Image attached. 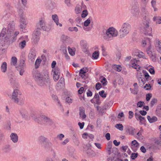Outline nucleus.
Wrapping results in <instances>:
<instances>
[{
    "label": "nucleus",
    "instance_id": "nucleus-1",
    "mask_svg": "<svg viewBox=\"0 0 161 161\" xmlns=\"http://www.w3.org/2000/svg\"><path fill=\"white\" fill-rule=\"evenodd\" d=\"M33 77L40 86L48 85L50 83L49 72L47 70H44L41 73L38 71H35L33 74Z\"/></svg>",
    "mask_w": 161,
    "mask_h": 161
},
{
    "label": "nucleus",
    "instance_id": "nucleus-2",
    "mask_svg": "<svg viewBox=\"0 0 161 161\" xmlns=\"http://www.w3.org/2000/svg\"><path fill=\"white\" fill-rule=\"evenodd\" d=\"M118 34V32L116 29L113 27H110L106 31L103 38L106 40L110 41L117 36Z\"/></svg>",
    "mask_w": 161,
    "mask_h": 161
},
{
    "label": "nucleus",
    "instance_id": "nucleus-3",
    "mask_svg": "<svg viewBox=\"0 0 161 161\" xmlns=\"http://www.w3.org/2000/svg\"><path fill=\"white\" fill-rule=\"evenodd\" d=\"M131 27L130 24L127 22L123 23L119 30L120 36L121 38L125 37L130 32Z\"/></svg>",
    "mask_w": 161,
    "mask_h": 161
},
{
    "label": "nucleus",
    "instance_id": "nucleus-4",
    "mask_svg": "<svg viewBox=\"0 0 161 161\" xmlns=\"http://www.w3.org/2000/svg\"><path fill=\"white\" fill-rule=\"evenodd\" d=\"M35 121L40 124L50 125L52 121L50 118L44 115H40L37 117H32Z\"/></svg>",
    "mask_w": 161,
    "mask_h": 161
},
{
    "label": "nucleus",
    "instance_id": "nucleus-5",
    "mask_svg": "<svg viewBox=\"0 0 161 161\" xmlns=\"http://www.w3.org/2000/svg\"><path fill=\"white\" fill-rule=\"evenodd\" d=\"M18 94L20 95L21 94L19 90L17 89H14L12 93V99L15 103L21 105L24 103V99L23 98L19 97H18Z\"/></svg>",
    "mask_w": 161,
    "mask_h": 161
},
{
    "label": "nucleus",
    "instance_id": "nucleus-6",
    "mask_svg": "<svg viewBox=\"0 0 161 161\" xmlns=\"http://www.w3.org/2000/svg\"><path fill=\"white\" fill-rule=\"evenodd\" d=\"M23 10L22 9H19L18 11V13L20 14V28L22 29H25L26 28L27 22L25 20V17L22 14Z\"/></svg>",
    "mask_w": 161,
    "mask_h": 161
},
{
    "label": "nucleus",
    "instance_id": "nucleus-7",
    "mask_svg": "<svg viewBox=\"0 0 161 161\" xmlns=\"http://www.w3.org/2000/svg\"><path fill=\"white\" fill-rule=\"evenodd\" d=\"M143 74H144V75H139V81H141V82L142 83L144 84L145 81H148L152 79V78L151 76H150L148 73L147 72L145 71H143Z\"/></svg>",
    "mask_w": 161,
    "mask_h": 161
},
{
    "label": "nucleus",
    "instance_id": "nucleus-8",
    "mask_svg": "<svg viewBox=\"0 0 161 161\" xmlns=\"http://www.w3.org/2000/svg\"><path fill=\"white\" fill-rule=\"evenodd\" d=\"M36 27L37 29H42L46 31L47 29V27L46 25L45 21L43 19H40L39 22L36 24Z\"/></svg>",
    "mask_w": 161,
    "mask_h": 161
},
{
    "label": "nucleus",
    "instance_id": "nucleus-9",
    "mask_svg": "<svg viewBox=\"0 0 161 161\" xmlns=\"http://www.w3.org/2000/svg\"><path fill=\"white\" fill-rule=\"evenodd\" d=\"M139 61L136 59H131L130 62V65L132 68L135 69L137 71H138L141 68L139 65Z\"/></svg>",
    "mask_w": 161,
    "mask_h": 161
},
{
    "label": "nucleus",
    "instance_id": "nucleus-10",
    "mask_svg": "<svg viewBox=\"0 0 161 161\" xmlns=\"http://www.w3.org/2000/svg\"><path fill=\"white\" fill-rule=\"evenodd\" d=\"M39 30L38 29L33 32L32 40L35 43L37 42L40 39V32Z\"/></svg>",
    "mask_w": 161,
    "mask_h": 161
},
{
    "label": "nucleus",
    "instance_id": "nucleus-11",
    "mask_svg": "<svg viewBox=\"0 0 161 161\" xmlns=\"http://www.w3.org/2000/svg\"><path fill=\"white\" fill-rule=\"evenodd\" d=\"M142 32L145 35L149 36H153L152 34V28L151 27H148L147 28H143L142 29Z\"/></svg>",
    "mask_w": 161,
    "mask_h": 161
},
{
    "label": "nucleus",
    "instance_id": "nucleus-12",
    "mask_svg": "<svg viewBox=\"0 0 161 161\" xmlns=\"http://www.w3.org/2000/svg\"><path fill=\"white\" fill-rule=\"evenodd\" d=\"M130 145L131 149L133 151L135 152L139 148V144L136 140H134L131 142Z\"/></svg>",
    "mask_w": 161,
    "mask_h": 161
},
{
    "label": "nucleus",
    "instance_id": "nucleus-13",
    "mask_svg": "<svg viewBox=\"0 0 161 161\" xmlns=\"http://www.w3.org/2000/svg\"><path fill=\"white\" fill-rule=\"evenodd\" d=\"M24 61H21L19 66L16 67L17 70L19 71V74L21 75H23V73L25 71L24 68Z\"/></svg>",
    "mask_w": 161,
    "mask_h": 161
},
{
    "label": "nucleus",
    "instance_id": "nucleus-14",
    "mask_svg": "<svg viewBox=\"0 0 161 161\" xmlns=\"http://www.w3.org/2000/svg\"><path fill=\"white\" fill-rule=\"evenodd\" d=\"M52 73L53 74L54 80H58L59 78L60 72L58 68H54L52 70Z\"/></svg>",
    "mask_w": 161,
    "mask_h": 161
},
{
    "label": "nucleus",
    "instance_id": "nucleus-15",
    "mask_svg": "<svg viewBox=\"0 0 161 161\" xmlns=\"http://www.w3.org/2000/svg\"><path fill=\"white\" fill-rule=\"evenodd\" d=\"M142 42L143 47H145L146 46H147L148 49H150L152 42L151 39L148 38H146L142 41Z\"/></svg>",
    "mask_w": 161,
    "mask_h": 161
},
{
    "label": "nucleus",
    "instance_id": "nucleus-16",
    "mask_svg": "<svg viewBox=\"0 0 161 161\" xmlns=\"http://www.w3.org/2000/svg\"><path fill=\"white\" fill-rule=\"evenodd\" d=\"M36 56V51L34 49H31L28 55L29 59L31 61H33L35 59Z\"/></svg>",
    "mask_w": 161,
    "mask_h": 161
},
{
    "label": "nucleus",
    "instance_id": "nucleus-17",
    "mask_svg": "<svg viewBox=\"0 0 161 161\" xmlns=\"http://www.w3.org/2000/svg\"><path fill=\"white\" fill-rule=\"evenodd\" d=\"M155 47L157 51L161 54V40L158 39L156 40L155 42Z\"/></svg>",
    "mask_w": 161,
    "mask_h": 161
},
{
    "label": "nucleus",
    "instance_id": "nucleus-18",
    "mask_svg": "<svg viewBox=\"0 0 161 161\" xmlns=\"http://www.w3.org/2000/svg\"><path fill=\"white\" fill-rule=\"evenodd\" d=\"M150 19L145 17L143 20V28H147L150 27Z\"/></svg>",
    "mask_w": 161,
    "mask_h": 161
},
{
    "label": "nucleus",
    "instance_id": "nucleus-19",
    "mask_svg": "<svg viewBox=\"0 0 161 161\" xmlns=\"http://www.w3.org/2000/svg\"><path fill=\"white\" fill-rule=\"evenodd\" d=\"M12 32L7 31L6 36L4 38V41L6 43L8 42L10 40H12Z\"/></svg>",
    "mask_w": 161,
    "mask_h": 161
},
{
    "label": "nucleus",
    "instance_id": "nucleus-20",
    "mask_svg": "<svg viewBox=\"0 0 161 161\" xmlns=\"http://www.w3.org/2000/svg\"><path fill=\"white\" fill-rule=\"evenodd\" d=\"M136 118L137 120H139L140 123L142 124H144L145 122V119L144 117L142 116L140 114L137 113L135 114Z\"/></svg>",
    "mask_w": 161,
    "mask_h": 161
},
{
    "label": "nucleus",
    "instance_id": "nucleus-21",
    "mask_svg": "<svg viewBox=\"0 0 161 161\" xmlns=\"http://www.w3.org/2000/svg\"><path fill=\"white\" fill-rule=\"evenodd\" d=\"M7 70V64L6 62H4L2 63L0 67V70L3 73L6 72Z\"/></svg>",
    "mask_w": 161,
    "mask_h": 161
},
{
    "label": "nucleus",
    "instance_id": "nucleus-22",
    "mask_svg": "<svg viewBox=\"0 0 161 161\" xmlns=\"http://www.w3.org/2000/svg\"><path fill=\"white\" fill-rule=\"evenodd\" d=\"M52 19L57 26L59 25L60 27L62 26V24L59 23L58 17L57 14L53 15H52Z\"/></svg>",
    "mask_w": 161,
    "mask_h": 161
},
{
    "label": "nucleus",
    "instance_id": "nucleus-23",
    "mask_svg": "<svg viewBox=\"0 0 161 161\" xmlns=\"http://www.w3.org/2000/svg\"><path fill=\"white\" fill-rule=\"evenodd\" d=\"M15 29V24L13 22L8 24L7 27V31L12 32Z\"/></svg>",
    "mask_w": 161,
    "mask_h": 161
},
{
    "label": "nucleus",
    "instance_id": "nucleus-24",
    "mask_svg": "<svg viewBox=\"0 0 161 161\" xmlns=\"http://www.w3.org/2000/svg\"><path fill=\"white\" fill-rule=\"evenodd\" d=\"M10 137L11 140L14 143H16L18 141V136L16 133H12L10 135Z\"/></svg>",
    "mask_w": 161,
    "mask_h": 161
},
{
    "label": "nucleus",
    "instance_id": "nucleus-25",
    "mask_svg": "<svg viewBox=\"0 0 161 161\" xmlns=\"http://www.w3.org/2000/svg\"><path fill=\"white\" fill-rule=\"evenodd\" d=\"M88 70L87 68H83L80 70L79 73V75L82 78H84L85 76V74L88 72Z\"/></svg>",
    "mask_w": 161,
    "mask_h": 161
},
{
    "label": "nucleus",
    "instance_id": "nucleus-26",
    "mask_svg": "<svg viewBox=\"0 0 161 161\" xmlns=\"http://www.w3.org/2000/svg\"><path fill=\"white\" fill-rule=\"evenodd\" d=\"M143 132V130L142 127L140 128V130L136 134V137L139 139H143V136L142 135V133Z\"/></svg>",
    "mask_w": 161,
    "mask_h": 161
},
{
    "label": "nucleus",
    "instance_id": "nucleus-27",
    "mask_svg": "<svg viewBox=\"0 0 161 161\" xmlns=\"http://www.w3.org/2000/svg\"><path fill=\"white\" fill-rule=\"evenodd\" d=\"M80 115L81 118L83 119H85L86 116L85 114V110L83 108H80Z\"/></svg>",
    "mask_w": 161,
    "mask_h": 161
},
{
    "label": "nucleus",
    "instance_id": "nucleus-28",
    "mask_svg": "<svg viewBox=\"0 0 161 161\" xmlns=\"http://www.w3.org/2000/svg\"><path fill=\"white\" fill-rule=\"evenodd\" d=\"M139 11L137 8H133L131 10L132 14L135 17H137L139 14Z\"/></svg>",
    "mask_w": 161,
    "mask_h": 161
},
{
    "label": "nucleus",
    "instance_id": "nucleus-29",
    "mask_svg": "<svg viewBox=\"0 0 161 161\" xmlns=\"http://www.w3.org/2000/svg\"><path fill=\"white\" fill-rule=\"evenodd\" d=\"M147 118L149 122L150 123L156 122L157 120V118L155 116H153L151 118L150 116H147Z\"/></svg>",
    "mask_w": 161,
    "mask_h": 161
},
{
    "label": "nucleus",
    "instance_id": "nucleus-30",
    "mask_svg": "<svg viewBox=\"0 0 161 161\" xmlns=\"http://www.w3.org/2000/svg\"><path fill=\"white\" fill-rule=\"evenodd\" d=\"M153 21H156V24H161V17L155 16L153 17Z\"/></svg>",
    "mask_w": 161,
    "mask_h": 161
},
{
    "label": "nucleus",
    "instance_id": "nucleus-31",
    "mask_svg": "<svg viewBox=\"0 0 161 161\" xmlns=\"http://www.w3.org/2000/svg\"><path fill=\"white\" fill-rule=\"evenodd\" d=\"M112 147V142H109L107 144V150L109 154L111 153V149Z\"/></svg>",
    "mask_w": 161,
    "mask_h": 161
},
{
    "label": "nucleus",
    "instance_id": "nucleus-32",
    "mask_svg": "<svg viewBox=\"0 0 161 161\" xmlns=\"http://www.w3.org/2000/svg\"><path fill=\"white\" fill-rule=\"evenodd\" d=\"M133 55L138 56L140 58H145V56L144 54L142 52L139 51V53H137V54L134 53Z\"/></svg>",
    "mask_w": 161,
    "mask_h": 161
},
{
    "label": "nucleus",
    "instance_id": "nucleus-33",
    "mask_svg": "<svg viewBox=\"0 0 161 161\" xmlns=\"http://www.w3.org/2000/svg\"><path fill=\"white\" fill-rule=\"evenodd\" d=\"M99 53L98 51H95L93 52L92 55V58L96 59L98 58L99 56Z\"/></svg>",
    "mask_w": 161,
    "mask_h": 161
},
{
    "label": "nucleus",
    "instance_id": "nucleus-34",
    "mask_svg": "<svg viewBox=\"0 0 161 161\" xmlns=\"http://www.w3.org/2000/svg\"><path fill=\"white\" fill-rule=\"evenodd\" d=\"M26 45V42L25 40H23L20 42L19 44V47L21 49H23Z\"/></svg>",
    "mask_w": 161,
    "mask_h": 161
},
{
    "label": "nucleus",
    "instance_id": "nucleus-35",
    "mask_svg": "<svg viewBox=\"0 0 161 161\" xmlns=\"http://www.w3.org/2000/svg\"><path fill=\"white\" fill-rule=\"evenodd\" d=\"M6 43V42L3 40H0V50H2V51H3L4 49L3 48V47L5 46Z\"/></svg>",
    "mask_w": 161,
    "mask_h": 161
},
{
    "label": "nucleus",
    "instance_id": "nucleus-36",
    "mask_svg": "<svg viewBox=\"0 0 161 161\" xmlns=\"http://www.w3.org/2000/svg\"><path fill=\"white\" fill-rule=\"evenodd\" d=\"M150 57L152 59L153 61L155 60L156 56L154 53H153L151 51H149L147 53Z\"/></svg>",
    "mask_w": 161,
    "mask_h": 161
},
{
    "label": "nucleus",
    "instance_id": "nucleus-37",
    "mask_svg": "<svg viewBox=\"0 0 161 161\" xmlns=\"http://www.w3.org/2000/svg\"><path fill=\"white\" fill-rule=\"evenodd\" d=\"M17 58L15 57H12L11 59V64L13 65H15L17 62Z\"/></svg>",
    "mask_w": 161,
    "mask_h": 161
},
{
    "label": "nucleus",
    "instance_id": "nucleus-38",
    "mask_svg": "<svg viewBox=\"0 0 161 161\" xmlns=\"http://www.w3.org/2000/svg\"><path fill=\"white\" fill-rule=\"evenodd\" d=\"M19 31H16L14 32V36L12 37V42H14L17 39V35L19 34Z\"/></svg>",
    "mask_w": 161,
    "mask_h": 161
},
{
    "label": "nucleus",
    "instance_id": "nucleus-39",
    "mask_svg": "<svg viewBox=\"0 0 161 161\" xmlns=\"http://www.w3.org/2000/svg\"><path fill=\"white\" fill-rule=\"evenodd\" d=\"M100 82L102 83L103 85L105 86L107 85V81L105 78L102 77L100 79Z\"/></svg>",
    "mask_w": 161,
    "mask_h": 161
},
{
    "label": "nucleus",
    "instance_id": "nucleus-40",
    "mask_svg": "<svg viewBox=\"0 0 161 161\" xmlns=\"http://www.w3.org/2000/svg\"><path fill=\"white\" fill-rule=\"evenodd\" d=\"M115 127L121 131H122L123 130V126L122 124H116L115 125Z\"/></svg>",
    "mask_w": 161,
    "mask_h": 161
},
{
    "label": "nucleus",
    "instance_id": "nucleus-41",
    "mask_svg": "<svg viewBox=\"0 0 161 161\" xmlns=\"http://www.w3.org/2000/svg\"><path fill=\"white\" fill-rule=\"evenodd\" d=\"M41 61L42 60L41 59L38 58L36 60L35 64V67L36 68H37L39 67L40 64L41 62Z\"/></svg>",
    "mask_w": 161,
    "mask_h": 161
},
{
    "label": "nucleus",
    "instance_id": "nucleus-42",
    "mask_svg": "<svg viewBox=\"0 0 161 161\" xmlns=\"http://www.w3.org/2000/svg\"><path fill=\"white\" fill-rule=\"evenodd\" d=\"M128 130L130 134L135 136V134L136 133V130L134 128H132L131 129H129Z\"/></svg>",
    "mask_w": 161,
    "mask_h": 161
},
{
    "label": "nucleus",
    "instance_id": "nucleus-43",
    "mask_svg": "<svg viewBox=\"0 0 161 161\" xmlns=\"http://www.w3.org/2000/svg\"><path fill=\"white\" fill-rule=\"evenodd\" d=\"M82 10L81 6H80V7H76L75 9V13L76 14H79L81 12Z\"/></svg>",
    "mask_w": 161,
    "mask_h": 161
},
{
    "label": "nucleus",
    "instance_id": "nucleus-44",
    "mask_svg": "<svg viewBox=\"0 0 161 161\" xmlns=\"http://www.w3.org/2000/svg\"><path fill=\"white\" fill-rule=\"evenodd\" d=\"M91 18H89L87 20H86L84 22V25L85 26H88L89 24L91 22Z\"/></svg>",
    "mask_w": 161,
    "mask_h": 161
},
{
    "label": "nucleus",
    "instance_id": "nucleus-45",
    "mask_svg": "<svg viewBox=\"0 0 161 161\" xmlns=\"http://www.w3.org/2000/svg\"><path fill=\"white\" fill-rule=\"evenodd\" d=\"M6 28H3L0 34V36L3 37H4L6 33Z\"/></svg>",
    "mask_w": 161,
    "mask_h": 161
},
{
    "label": "nucleus",
    "instance_id": "nucleus-46",
    "mask_svg": "<svg viewBox=\"0 0 161 161\" xmlns=\"http://www.w3.org/2000/svg\"><path fill=\"white\" fill-rule=\"evenodd\" d=\"M46 138L45 137L41 136L39 138L38 140L40 143H42L46 141Z\"/></svg>",
    "mask_w": 161,
    "mask_h": 161
},
{
    "label": "nucleus",
    "instance_id": "nucleus-47",
    "mask_svg": "<svg viewBox=\"0 0 161 161\" xmlns=\"http://www.w3.org/2000/svg\"><path fill=\"white\" fill-rule=\"evenodd\" d=\"M99 95L103 98H105L107 96V94L104 93V91L102 90L99 92Z\"/></svg>",
    "mask_w": 161,
    "mask_h": 161
},
{
    "label": "nucleus",
    "instance_id": "nucleus-48",
    "mask_svg": "<svg viewBox=\"0 0 161 161\" xmlns=\"http://www.w3.org/2000/svg\"><path fill=\"white\" fill-rule=\"evenodd\" d=\"M68 30L70 31H75L77 32L78 31V29L76 27H70L69 28Z\"/></svg>",
    "mask_w": 161,
    "mask_h": 161
},
{
    "label": "nucleus",
    "instance_id": "nucleus-49",
    "mask_svg": "<svg viewBox=\"0 0 161 161\" xmlns=\"http://www.w3.org/2000/svg\"><path fill=\"white\" fill-rule=\"evenodd\" d=\"M80 45L82 47L85 48L86 46V42L85 41L81 40L80 42Z\"/></svg>",
    "mask_w": 161,
    "mask_h": 161
},
{
    "label": "nucleus",
    "instance_id": "nucleus-50",
    "mask_svg": "<svg viewBox=\"0 0 161 161\" xmlns=\"http://www.w3.org/2000/svg\"><path fill=\"white\" fill-rule=\"evenodd\" d=\"M114 68L115 70L118 71L119 72L121 70V67L120 65H115L114 66Z\"/></svg>",
    "mask_w": 161,
    "mask_h": 161
},
{
    "label": "nucleus",
    "instance_id": "nucleus-51",
    "mask_svg": "<svg viewBox=\"0 0 161 161\" xmlns=\"http://www.w3.org/2000/svg\"><path fill=\"white\" fill-rule=\"evenodd\" d=\"M88 14V12L87 10H84L81 14V17L82 18H85Z\"/></svg>",
    "mask_w": 161,
    "mask_h": 161
},
{
    "label": "nucleus",
    "instance_id": "nucleus-52",
    "mask_svg": "<svg viewBox=\"0 0 161 161\" xmlns=\"http://www.w3.org/2000/svg\"><path fill=\"white\" fill-rule=\"evenodd\" d=\"M68 50L69 54L72 56L75 54V51L70 47L68 48Z\"/></svg>",
    "mask_w": 161,
    "mask_h": 161
},
{
    "label": "nucleus",
    "instance_id": "nucleus-53",
    "mask_svg": "<svg viewBox=\"0 0 161 161\" xmlns=\"http://www.w3.org/2000/svg\"><path fill=\"white\" fill-rule=\"evenodd\" d=\"M144 104V102L139 101L137 103V106L139 107H142Z\"/></svg>",
    "mask_w": 161,
    "mask_h": 161
},
{
    "label": "nucleus",
    "instance_id": "nucleus-54",
    "mask_svg": "<svg viewBox=\"0 0 161 161\" xmlns=\"http://www.w3.org/2000/svg\"><path fill=\"white\" fill-rule=\"evenodd\" d=\"M138 155L137 153H133L131 155V158L132 159H135Z\"/></svg>",
    "mask_w": 161,
    "mask_h": 161
},
{
    "label": "nucleus",
    "instance_id": "nucleus-55",
    "mask_svg": "<svg viewBox=\"0 0 161 161\" xmlns=\"http://www.w3.org/2000/svg\"><path fill=\"white\" fill-rule=\"evenodd\" d=\"M9 81L11 85H14L15 83V80L14 78H11L9 79Z\"/></svg>",
    "mask_w": 161,
    "mask_h": 161
},
{
    "label": "nucleus",
    "instance_id": "nucleus-56",
    "mask_svg": "<svg viewBox=\"0 0 161 161\" xmlns=\"http://www.w3.org/2000/svg\"><path fill=\"white\" fill-rule=\"evenodd\" d=\"M111 67V65L108 63H106L105 64V67L107 70H109Z\"/></svg>",
    "mask_w": 161,
    "mask_h": 161
},
{
    "label": "nucleus",
    "instance_id": "nucleus-57",
    "mask_svg": "<svg viewBox=\"0 0 161 161\" xmlns=\"http://www.w3.org/2000/svg\"><path fill=\"white\" fill-rule=\"evenodd\" d=\"M152 94L150 93H148L147 94L146 96V99L147 101H149L152 97Z\"/></svg>",
    "mask_w": 161,
    "mask_h": 161
},
{
    "label": "nucleus",
    "instance_id": "nucleus-58",
    "mask_svg": "<svg viewBox=\"0 0 161 161\" xmlns=\"http://www.w3.org/2000/svg\"><path fill=\"white\" fill-rule=\"evenodd\" d=\"M20 113L23 118H25L26 117V114L25 111L23 110L21 111L20 112Z\"/></svg>",
    "mask_w": 161,
    "mask_h": 161
},
{
    "label": "nucleus",
    "instance_id": "nucleus-59",
    "mask_svg": "<svg viewBox=\"0 0 161 161\" xmlns=\"http://www.w3.org/2000/svg\"><path fill=\"white\" fill-rule=\"evenodd\" d=\"M101 87V84L98 82L97 83L96 85V88L97 90L99 89Z\"/></svg>",
    "mask_w": 161,
    "mask_h": 161
},
{
    "label": "nucleus",
    "instance_id": "nucleus-60",
    "mask_svg": "<svg viewBox=\"0 0 161 161\" xmlns=\"http://www.w3.org/2000/svg\"><path fill=\"white\" fill-rule=\"evenodd\" d=\"M157 102V100L155 98L153 99L151 102V104L152 106L153 105Z\"/></svg>",
    "mask_w": 161,
    "mask_h": 161
},
{
    "label": "nucleus",
    "instance_id": "nucleus-61",
    "mask_svg": "<svg viewBox=\"0 0 161 161\" xmlns=\"http://www.w3.org/2000/svg\"><path fill=\"white\" fill-rule=\"evenodd\" d=\"M149 71L150 73L152 75L155 74V71L153 68H150L149 69Z\"/></svg>",
    "mask_w": 161,
    "mask_h": 161
},
{
    "label": "nucleus",
    "instance_id": "nucleus-62",
    "mask_svg": "<svg viewBox=\"0 0 161 161\" xmlns=\"http://www.w3.org/2000/svg\"><path fill=\"white\" fill-rule=\"evenodd\" d=\"M129 118L130 119H131L133 117L134 114V113L132 111H129Z\"/></svg>",
    "mask_w": 161,
    "mask_h": 161
},
{
    "label": "nucleus",
    "instance_id": "nucleus-63",
    "mask_svg": "<svg viewBox=\"0 0 161 161\" xmlns=\"http://www.w3.org/2000/svg\"><path fill=\"white\" fill-rule=\"evenodd\" d=\"M106 139L108 140H109L110 139V135L109 133H107L106 134L105 136Z\"/></svg>",
    "mask_w": 161,
    "mask_h": 161
},
{
    "label": "nucleus",
    "instance_id": "nucleus-64",
    "mask_svg": "<svg viewBox=\"0 0 161 161\" xmlns=\"http://www.w3.org/2000/svg\"><path fill=\"white\" fill-rule=\"evenodd\" d=\"M78 125L79 126L80 128V129H82L83 128L84 123V122H82V123L79 122L78 123Z\"/></svg>",
    "mask_w": 161,
    "mask_h": 161
}]
</instances>
